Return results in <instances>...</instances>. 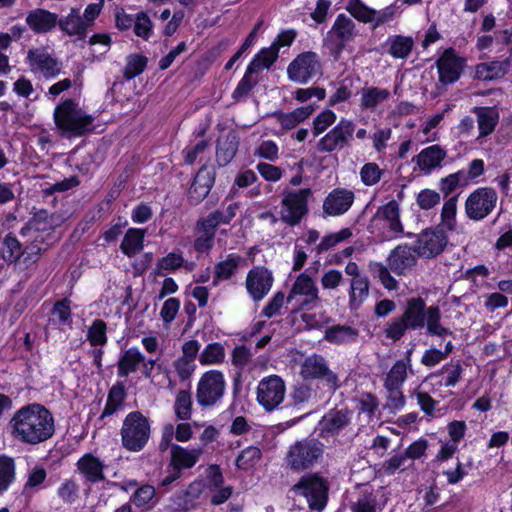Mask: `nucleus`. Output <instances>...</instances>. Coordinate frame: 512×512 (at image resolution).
<instances>
[{
    "label": "nucleus",
    "instance_id": "f257e3e1",
    "mask_svg": "<svg viewBox=\"0 0 512 512\" xmlns=\"http://www.w3.org/2000/svg\"><path fill=\"white\" fill-rule=\"evenodd\" d=\"M426 327L427 334L445 337L452 335L449 328L441 324V311L438 306L427 307L421 297L407 300L401 316L392 318L384 328V335L394 342L399 341L408 330H420Z\"/></svg>",
    "mask_w": 512,
    "mask_h": 512
},
{
    "label": "nucleus",
    "instance_id": "f03ea898",
    "mask_svg": "<svg viewBox=\"0 0 512 512\" xmlns=\"http://www.w3.org/2000/svg\"><path fill=\"white\" fill-rule=\"evenodd\" d=\"M9 427L15 439L30 445L48 440L55 432L52 413L38 403L28 404L18 409L13 414Z\"/></svg>",
    "mask_w": 512,
    "mask_h": 512
},
{
    "label": "nucleus",
    "instance_id": "7ed1b4c3",
    "mask_svg": "<svg viewBox=\"0 0 512 512\" xmlns=\"http://www.w3.org/2000/svg\"><path fill=\"white\" fill-rule=\"evenodd\" d=\"M53 120L62 134L82 136L92 130L94 117L72 98L62 100L54 109Z\"/></svg>",
    "mask_w": 512,
    "mask_h": 512
},
{
    "label": "nucleus",
    "instance_id": "20e7f679",
    "mask_svg": "<svg viewBox=\"0 0 512 512\" xmlns=\"http://www.w3.org/2000/svg\"><path fill=\"white\" fill-rule=\"evenodd\" d=\"M389 500L386 487L377 488L371 482H356L347 496L349 508L352 512H381Z\"/></svg>",
    "mask_w": 512,
    "mask_h": 512
},
{
    "label": "nucleus",
    "instance_id": "39448f33",
    "mask_svg": "<svg viewBox=\"0 0 512 512\" xmlns=\"http://www.w3.org/2000/svg\"><path fill=\"white\" fill-rule=\"evenodd\" d=\"M150 422L139 411L128 413L121 428V440L125 449L138 452L142 450L150 438Z\"/></svg>",
    "mask_w": 512,
    "mask_h": 512
},
{
    "label": "nucleus",
    "instance_id": "423d86ee",
    "mask_svg": "<svg viewBox=\"0 0 512 512\" xmlns=\"http://www.w3.org/2000/svg\"><path fill=\"white\" fill-rule=\"evenodd\" d=\"M357 36L356 24L344 13L338 14L323 39V46L330 56L338 60L348 43Z\"/></svg>",
    "mask_w": 512,
    "mask_h": 512
},
{
    "label": "nucleus",
    "instance_id": "0eeeda50",
    "mask_svg": "<svg viewBox=\"0 0 512 512\" xmlns=\"http://www.w3.org/2000/svg\"><path fill=\"white\" fill-rule=\"evenodd\" d=\"M25 63L30 72L38 78L52 80L57 78L63 68L62 62L48 47H34L27 51Z\"/></svg>",
    "mask_w": 512,
    "mask_h": 512
},
{
    "label": "nucleus",
    "instance_id": "6e6552de",
    "mask_svg": "<svg viewBox=\"0 0 512 512\" xmlns=\"http://www.w3.org/2000/svg\"><path fill=\"white\" fill-rule=\"evenodd\" d=\"M324 453V444L308 438L295 442L286 455L287 465L294 470H305L314 466Z\"/></svg>",
    "mask_w": 512,
    "mask_h": 512
},
{
    "label": "nucleus",
    "instance_id": "1a4fd4ad",
    "mask_svg": "<svg viewBox=\"0 0 512 512\" xmlns=\"http://www.w3.org/2000/svg\"><path fill=\"white\" fill-rule=\"evenodd\" d=\"M311 196L310 188L285 191L281 200L280 220L289 226L298 225L308 213V201Z\"/></svg>",
    "mask_w": 512,
    "mask_h": 512
},
{
    "label": "nucleus",
    "instance_id": "9d476101",
    "mask_svg": "<svg viewBox=\"0 0 512 512\" xmlns=\"http://www.w3.org/2000/svg\"><path fill=\"white\" fill-rule=\"evenodd\" d=\"M286 383L279 375L262 378L256 387V401L266 412H273L281 407L286 397Z\"/></svg>",
    "mask_w": 512,
    "mask_h": 512
},
{
    "label": "nucleus",
    "instance_id": "9b49d317",
    "mask_svg": "<svg viewBox=\"0 0 512 512\" xmlns=\"http://www.w3.org/2000/svg\"><path fill=\"white\" fill-rule=\"evenodd\" d=\"M226 381L219 370H209L202 374L196 389V400L201 407H212L224 396Z\"/></svg>",
    "mask_w": 512,
    "mask_h": 512
},
{
    "label": "nucleus",
    "instance_id": "f8f14e48",
    "mask_svg": "<svg viewBox=\"0 0 512 512\" xmlns=\"http://www.w3.org/2000/svg\"><path fill=\"white\" fill-rule=\"evenodd\" d=\"M498 194L492 187H478L472 191L464 204V212L472 221H482L496 208Z\"/></svg>",
    "mask_w": 512,
    "mask_h": 512
},
{
    "label": "nucleus",
    "instance_id": "ddd939ff",
    "mask_svg": "<svg viewBox=\"0 0 512 512\" xmlns=\"http://www.w3.org/2000/svg\"><path fill=\"white\" fill-rule=\"evenodd\" d=\"M322 64L316 52L305 51L297 55L287 67L289 80L305 85L315 77L322 76Z\"/></svg>",
    "mask_w": 512,
    "mask_h": 512
},
{
    "label": "nucleus",
    "instance_id": "4468645a",
    "mask_svg": "<svg viewBox=\"0 0 512 512\" xmlns=\"http://www.w3.org/2000/svg\"><path fill=\"white\" fill-rule=\"evenodd\" d=\"M319 289L306 273L298 275L292 284L286 302L294 303L296 309H314L320 304Z\"/></svg>",
    "mask_w": 512,
    "mask_h": 512
},
{
    "label": "nucleus",
    "instance_id": "2eb2a0df",
    "mask_svg": "<svg viewBox=\"0 0 512 512\" xmlns=\"http://www.w3.org/2000/svg\"><path fill=\"white\" fill-rule=\"evenodd\" d=\"M354 133V122L347 118H341L328 133L319 139L317 150L320 153L342 150L351 143Z\"/></svg>",
    "mask_w": 512,
    "mask_h": 512
},
{
    "label": "nucleus",
    "instance_id": "dca6fc26",
    "mask_svg": "<svg viewBox=\"0 0 512 512\" xmlns=\"http://www.w3.org/2000/svg\"><path fill=\"white\" fill-rule=\"evenodd\" d=\"M300 375L305 380H322L332 392L340 387L338 375L329 368L326 359L321 355L313 354L306 357L301 365Z\"/></svg>",
    "mask_w": 512,
    "mask_h": 512
},
{
    "label": "nucleus",
    "instance_id": "f3484780",
    "mask_svg": "<svg viewBox=\"0 0 512 512\" xmlns=\"http://www.w3.org/2000/svg\"><path fill=\"white\" fill-rule=\"evenodd\" d=\"M206 504L205 482H190L171 497L173 512H189Z\"/></svg>",
    "mask_w": 512,
    "mask_h": 512
},
{
    "label": "nucleus",
    "instance_id": "a211bd4d",
    "mask_svg": "<svg viewBox=\"0 0 512 512\" xmlns=\"http://www.w3.org/2000/svg\"><path fill=\"white\" fill-rule=\"evenodd\" d=\"M465 66L466 59L458 55L455 49H445L436 61L440 83L450 85L458 81Z\"/></svg>",
    "mask_w": 512,
    "mask_h": 512
},
{
    "label": "nucleus",
    "instance_id": "6ab92c4d",
    "mask_svg": "<svg viewBox=\"0 0 512 512\" xmlns=\"http://www.w3.org/2000/svg\"><path fill=\"white\" fill-rule=\"evenodd\" d=\"M329 482H296L293 491L303 496L311 511L322 512L328 503Z\"/></svg>",
    "mask_w": 512,
    "mask_h": 512
},
{
    "label": "nucleus",
    "instance_id": "aec40b11",
    "mask_svg": "<svg viewBox=\"0 0 512 512\" xmlns=\"http://www.w3.org/2000/svg\"><path fill=\"white\" fill-rule=\"evenodd\" d=\"M448 243V238L443 230L426 229L415 242V251L419 257L434 258L441 254Z\"/></svg>",
    "mask_w": 512,
    "mask_h": 512
},
{
    "label": "nucleus",
    "instance_id": "412c9836",
    "mask_svg": "<svg viewBox=\"0 0 512 512\" xmlns=\"http://www.w3.org/2000/svg\"><path fill=\"white\" fill-rule=\"evenodd\" d=\"M272 273L263 266L252 268L246 276V289L250 297L258 302L265 298L273 285Z\"/></svg>",
    "mask_w": 512,
    "mask_h": 512
},
{
    "label": "nucleus",
    "instance_id": "4be33fe9",
    "mask_svg": "<svg viewBox=\"0 0 512 512\" xmlns=\"http://www.w3.org/2000/svg\"><path fill=\"white\" fill-rule=\"evenodd\" d=\"M352 413L347 409H331L320 420L322 437L336 436L350 426Z\"/></svg>",
    "mask_w": 512,
    "mask_h": 512
},
{
    "label": "nucleus",
    "instance_id": "5701e85b",
    "mask_svg": "<svg viewBox=\"0 0 512 512\" xmlns=\"http://www.w3.org/2000/svg\"><path fill=\"white\" fill-rule=\"evenodd\" d=\"M415 248L407 244L398 245L387 257V265L396 275H405L417 263Z\"/></svg>",
    "mask_w": 512,
    "mask_h": 512
},
{
    "label": "nucleus",
    "instance_id": "b1692460",
    "mask_svg": "<svg viewBox=\"0 0 512 512\" xmlns=\"http://www.w3.org/2000/svg\"><path fill=\"white\" fill-rule=\"evenodd\" d=\"M60 224V217L51 214L46 210H39L34 213L33 217L25 227L20 230V235H44L49 234Z\"/></svg>",
    "mask_w": 512,
    "mask_h": 512
},
{
    "label": "nucleus",
    "instance_id": "393cba45",
    "mask_svg": "<svg viewBox=\"0 0 512 512\" xmlns=\"http://www.w3.org/2000/svg\"><path fill=\"white\" fill-rule=\"evenodd\" d=\"M354 193L344 188L332 190L323 202V212L329 216H340L346 213L354 202Z\"/></svg>",
    "mask_w": 512,
    "mask_h": 512
},
{
    "label": "nucleus",
    "instance_id": "a878e982",
    "mask_svg": "<svg viewBox=\"0 0 512 512\" xmlns=\"http://www.w3.org/2000/svg\"><path fill=\"white\" fill-rule=\"evenodd\" d=\"M25 22L35 34H46L56 27L58 15L43 8H36L27 13Z\"/></svg>",
    "mask_w": 512,
    "mask_h": 512
},
{
    "label": "nucleus",
    "instance_id": "bb28decb",
    "mask_svg": "<svg viewBox=\"0 0 512 512\" xmlns=\"http://www.w3.org/2000/svg\"><path fill=\"white\" fill-rule=\"evenodd\" d=\"M359 107L362 111L374 112L391 96L386 88L377 86H364L359 91Z\"/></svg>",
    "mask_w": 512,
    "mask_h": 512
},
{
    "label": "nucleus",
    "instance_id": "cd10ccee",
    "mask_svg": "<svg viewBox=\"0 0 512 512\" xmlns=\"http://www.w3.org/2000/svg\"><path fill=\"white\" fill-rule=\"evenodd\" d=\"M447 152L440 145H431L424 148L415 158L416 165L426 175L441 166Z\"/></svg>",
    "mask_w": 512,
    "mask_h": 512
},
{
    "label": "nucleus",
    "instance_id": "c85d7f7f",
    "mask_svg": "<svg viewBox=\"0 0 512 512\" xmlns=\"http://www.w3.org/2000/svg\"><path fill=\"white\" fill-rule=\"evenodd\" d=\"M288 397V406L293 410L301 411L316 403L317 393L310 384L299 382L291 387Z\"/></svg>",
    "mask_w": 512,
    "mask_h": 512
},
{
    "label": "nucleus",
    "instance_id": "c756f323",
    "mask_svg": "<svg viewBox=\"0 0 512 512\" xmlns=\"http://www.w3.org/2000/svg\"><path fill=\"white\" fill-rule=\"evenodd\" d=\"M511 66V58H506L501 61L495 60L479 63L475 67V77L482 81L497 80L504 77L508 73Z\"/></svg>",
    "mask_w": 512,
    "mask_h": 512
},
{
    "label": "nucleus",
    "instance_id": "7c9ffc66",
    "mask_svg": "<svg viewBox=\"0 0 512 512\" xmlns=\"http://www.w3.org/2000/svg\"><path fill=\"white\" fill-rule=\"evenodd\" d=\"M472 112L476 115L479 135L481 140L492 134L499 122V112L495 107H473Z\"/></svg>",
    "mask_w": 512,
    "mask_h": 512
},
{
    "label": "nucleus",
    "instance_id": "2f4dec72",
    "mask_svg": "<svg viewBox=\"0 0 512 512\" xmlns=\"http://www.w3.org/2000/svg\"><path fill=\"white\" fill-rule=\"evenodd\" d=\"M24 238H26V240L24 241L20 264H22L26 269H29L36 265L42 252L45 250V236L26 235Z\"/></svg>",
    "mask_w": 512,
    "mask_h": 512
},
{
    "label": "nucleus",
    "instance_id": "473e14b6",
    "mask_svg": "<svg viewBox=\"0 0 512 512\" xmlns=\"http://www.w3.org/2000/svg\"><path fill=\"white\" fill-rule=\"evenodd\" d=\"M359 338V330L348 324H337L326 328L324 339L332 344L347 345L354 343Z\"/></svg>",
    "mask_w": 512,
    "mask_h": 512
},
{
    "label": "nucleus",
    "instance_id": "72a5a7b5",
    "mask_svg": "<svg viewBox=\"0 0 512 512\" xmlns=\"http://www.w3.org/2000/svg\"><path fill=\"white\" fill-rule=\"evenodd\" d=\"M244 263L245 260L240 255L228 254L224 260L214 266L212 285L216 287L221 281L230 279Z\"/></svg>",
    "mask_w": 512,
    "mask_h": 512
},
{
    "label": "nucleus",
    "instance_id": "f704fd0d",
    "mask_svg": "<svg viewBox=\"0 0 512 512\" xmlns=\"http://www.w3.org/2000/svg\"><path fill=\"white\" fill-rule=\"evenodd\" d=\"M57 24L63 32L69 36H77L79 39L86 37L87 28L89 27L76 8H72L67 16L61 19L58 18Z\"/></svg>",
    "mask_w": 512,
    "mask_h": 512
},
{
    "label": "nucleus",
    "instance_id": "c9c22d12",
    "mask_svg": "<svg viewBox=\"0 0 512 512\" xmlns=\"http://www.w3.org/2000/svg\"><path fill=\"white\" fill-rule=\"evenodd\" d=\"M313 111L314 107L312 105H307L298 107L288 113H284L282 111H275L271 114V116L276 118L277 122L285 130H291L301 122L308 119L312 115Z\"/></svg>",
    "mask_w": 512,
    "mask_h": 512
},
{
    "label": "nucleus",
    "instance_id": "e433bc0d",
    "mask_svg": "<svg viewBox=\"0 0 512 512\" xmlns=\"http://www.w3.org/2000/svg\"><path fill=\"white\" fill-rule=\"evenodd\" d=\"M171 464L174 470L189 469L193 467L202 454L201 449H186L179 445L171 446Z\"/></svg>",
    "mask_w": 512,
    "mask_h": 512
},
{
    "label": "nucleus",
    "instance_id": "4c0bfd02",
    "mask_svg": "<svg viewBox=\"0 0 512 512\" xmlns=\"http://www.w3.org/2000/svg\"><path fill=\"white\" fill-rule=\"evenodd\" d=\"M238 139L234 133H228L218 139L216 161L219 166H227L235 157L238 150Z\"/></svg>",
    "mask_w": 512,
    "mask_h": 512
},
{
    "label": "nucleus",
    "instance_id": "58836bf2",
    "mask_svg": "<svg viewBox=\"0 0 512 512\" xmlns=\"http://www.w3.org/2000/svg\"><path fill=\"white\" fill-rule=\"evenodd\" d=\"M370 281L367 276L362 278H351L348 291L349 308L358 310L369 296Z\"/></svg>",
    "mask_w": 512,
    "mask_h": 512
},
{
    "label": "nucleus",
    "instance_id": "ea45409f",
    "mask_svg": "<svg viewBox=\"0 0 512 512\" xmlns=\"http://www.w3.org/2000/svg\"><path fill=\"white\" fill-rule=\"evenodd\" d=\"M145 360V356L139 348L130 347L119 357L117 364V375L127 377L129 374L137 371L139 365Z\"/></svg>",
    "mask_w": 512,
    "mask_h": 512
},
{
    "label": "nucleus",
    "instance_id": "a19ab883",
    "mask_svg": "<svg viewBox=\"0 0 512 512\" xmlns=\"http://www.w3.org/2000/svg\"><path fill=\"white\" fill-rule=\"evenodd\" d=\"M126 397L125 385L123 382H116L108 392L105 407L100 415V420L109 417L124 408Z\"/></svg>",
    "mask_w": 512,
    "mask_h": 512
},
{
    "label": "nucleus",
    "instance_id": "79ce46f5",
    "mask_svg": "<svg viewBox=\"0 0 512 512\" xmlns=\"http://www.w3.org/2000/svg\"><path fill=\"white\" fill-rule=\"evenodd\" d=\"M77 467L80 474L87 480H104V465L92 454L82 456L77 462Z\"/></svg>",
    "mask_w": 512,
    "mask_h": 512
},
{
    "label": "nucleus",
    "instance_id": "37998d69",
    "mask_svg": "<svg viewBox=\"0 0 512 512\" xmlns=\"http://www.w3.org/2000/svg\"><path fill=\"white\" fill-rule=\"evenodd\" d=\"M49 325L59 329L63 327L72 328L71 301L68 298L57 301L51 311Z\"/></svg>",
    "mask_w": 512,
    "mask_h": 512
},
{
    "label": "nucleus",
    "instance_id": "c03bdc74",
    "mask_svg": "<svg viewBox=\"0 0 512 512\" xmlns=\"http://www.w3.org/2000/svg\"><path fill=\"white\" fill-rule=\"evenodd\" d=\"M278 58V47L271 44L267 48H262L249 63V72L260 73L265 69H269Z\"/></svg>",
    "mask_w": 512,
    "mask_h": 512
},
{
    "label": "nucleus",
    "instance_id": "a18cd8bd",
    "mask_svg": "<svg viewBox=\"0 0 512 512\" xmlns=\"http://www.w3.org/2000/svg\"><path fill=\"white\" fill-rule=\"evenodd\" d=\"M145 230L129 228L120 245L121 251L128 257H133L144 247Z\"/></svg>",
    "mask_w": 512,
    "mask_h": 512
},
{
    "label": "nucleus",
    "instance_id": "49530a36",
    "mask_svg": "<svg viewBox=\"0 0 512 512\" xmlns=\"http://www.w3.org/2000/svg\"><path fill=\"white\" fill-rule=\"evenodd\" d=\"M410 367V356L396 361L384 378V387L402 388L407 379V369Z\"/></svg>",
    "mask_w": 512,
    "mask_h": 512
},
{
    "label": "nucleus",
    "instance_id": "de8ad7c7",
    "mask_svg": "<svg viewBox=\"0 0 512 512\" xmlns=\"http://www.w3.org/2000/svg\"><path fill=\"white\" fill-rule=\"evenodd\" d=\"M386 43L389 46L388 53L396 59H406L414 47V40L410 36L393 35Z\"/></svg>",
    "mask_w": 512,
    "mask_h": 512
},
{
    "label": "nucleus",
    "instance_id": "09e8293b",
    "mask_svg": "<svg viewBox=\"0 0 512 512\" xmlns=\"http://www.w3.org/2000/svg\"><path fill=\"white\" fill-rule=\"evenodd\" d=\"M224 482H205L206 502L212 506L225 503L233 494L232 486H224Z\"/></svg>",
    "mask_w": 512,
    "mask_h": 512
},
{
    "label": "nucleus",
    "instance_id": "8fccbe9b",
    "mask_svg": "<svg viewBox=\"0 0 512 512\" xmlns=\"http://www.w3.org/2000/svg\"><path fill=\"white\" fill-rule=\"evenodd\" d=\"M378 215L388 222L389 229L400 234L403 232V225L400 221L399 204L395 201H389L378 209Z\"/></svg>",
    "mask_w": 512,
    "mask_h": 512
},
{
    "label": "nucleus",
    "instance_id": "3c124183",
    "mask_svg": "<svg viewBox=\"0 0 512 512\" xmlns=\"http://www.w3.org/2000/svg\"><path fill=\"white\" fill-rule=\"evenodd\" d=\"M400 0H396L394 3L380 9H374V14L372 15L373 20L371 22V28L377 29L382 25L389 24L394 21L401 13V5L399 4Z\"/></svg>",
    "mask_w": 512,
    "mask_h": 512
},
{
    "label": "nucleus",
    "instance_id": "603ef678",
    "mask_svg": "<svg viewBox=\"0 0 512 512\" xmlns=\"http://www.w3.org/2000/svg\"><path fill=\"white\" fill-rule=\"evenodd\" d=\"M24 242H21L14 234L8 233L3 239L2 258L7 263L20 262L23 253Z\"/></svg>",
    "mask_w": 512,
    "mask_h": 512
},
{
    "label": "nucleus",
    "instance_id": "864d4df0",
    "mask_svg": "<svg viewBox=\"0 0 512 512\" xmlns=\"http://www.w3.org/2000/svg\"><path fill=\"white\" fill-rule=\"evenodd\" d=\"M457 203L458 195L452 196L444 202L440 215V226L442 229H446L448 231L455 230L457 225Z\"/></svg>",
    "mask_w": 512,
    "mask_h": 512
},
{
    "label": "nucleus",
    "instance_id": "5fc2aeb1",
    "mask_svg": "<svg viewBox=\"0 0 512 512\" xmlns=\"http://www.w3.org/2000/svg\"><path fill=\"white\" fill-rule=\"evenodd\" d=\"M199 362L201 365H217L225 360L224 346L219 342L208 344L199 354Z\"/></svg>",
    "mask_w": 512,
    "mask_h": 512
},
{
    "label": "nucleus",
    "instance_id": "6e6d98bb",
    "mask_svg": "<svg viewBox=\"0 0 512 512\" xmlns=\"http://www.w3.org/2000/svg\"><path fill=\"white\" fill-rule=\"evenodd\" d=\"M214 173L210 171L206 166H203L199 169L194 181L191 185V192H198L199 196L205 197L210 192L213 184H214Z\"/></svg>",
    "mask_w": 512,
    "mask_h": 512
},
{
    "label": "nucleus",
    "instance_id": "4d7b16f0",
    "mask_svg": "<svg viewBox=\"0 0 512 512\" xmlns=\"http://www.w3.org/2000/svg\"><path fill=\"white\" fill-rule=\"evenodd\" d=\"M86 339L93 347H103L107 344V324L101 319H95L88 327Z\"/></svg>",
    "mask_w": 512,
    "mask_h": 512
},
{
    "label": "nucleus",
    "instance_id": "13d9d810",
    "mask_svg": "<svg viewBox=\"0 0 512 512\" xmlns=\"http://www.w3.org/2000/svg\"><path fill=\"white\" fill-rule=\"evenodd\" d=\"M346 11L357 21L364 24H371L374 9L367 6L361 0H349L345 6Z\"/></svg>",
    "mask_w": 512,
    "mask_h": 512
},
{
    "label": "nucleus",
    "instance_id": "bf43d9fd",
    "mask_svg": "<svg viewBox=\"0 0 512 512\" xmlns=\"http://www.w3.org/2000/svg\"><path fill=\"white\" fill-rule=\"evenodd\" d=\"M174 413L179 420L187 421L192 415V398L187 390H180L175 398Z\"/></svg>",
    "mask_w": 512,
    "mask_h": 512
},
{
    "label": "nucleus",
    "instance_id": "052dcab7",
    "mask_svg": "<svg viewBox=\"0 0 512 512\" xmlns=\"http://www.w3.org/2000/svg\"><path fill=\"white\" fill-rule=\"evenodd\" d=\"M185 263L182 252H170L160 258L156 264V273L162 275V272H174L181 268Z\"/></svg>",
    "mask_w": 512,
    "mask_h": 512
},
{
    "label": "nucleus",
    "instance_id": "680f3d73",
    "mask_svg": "<svg viewBox=\"0 0 512 512\" xmlns=\"http://www.w3.org/2000/svg\"><path fill=\"white\" fill-rule=\"evenodd\" d=\"M369 267L373 277L378 278L384 288L390 291L398 288V282L391 275L388 265L386 266L380 262H373L370 263Z\"/></svg>",
    "mask_w": 512,
    "mask_h": 512
},
{
    "label": "nucleus",
    "instance_id": "e2e57ef3",
    "mask_svg": "<svg viewBox=\"0 0 512 512\" xmlns=\"http://www.w3.org/2000/svg\"><path fill=\"white\" fill-rule=\"evenodd\" d=\"M262 453L258 447L249 446L245 448L236 458L235 465L238 469L249 470L261 459Z\"/></svg>",
    "mask_w": 512,
    "mask_h": 512
},
{
    "label": "nucleus",
    "instance_id": "0e129e2a",
    "mask_svg": "<svg viewBox=\"0 0 512 512\" xmlns=\"http://www.w3.org/2000/svg\"><path fill=\"white\" fill-rule=\"evenodd\" d=\"M153 28V22L146 12H138L135 15L133 31L137 37L145 41L149 40L153 35Z\"/></svg>",
    "mask_w": 512,
    "mask_h": 512
},
{
    "label": "nucleus",
    "instance_id": "69168bd1",
    "mask_svg": "<svg viewBox=\"0 0 512 512\" xmlns=\"http://www.w3.org/2000/svg\"><path fill=\"white\" fill-rule=\"evenodd\" d=\"M351 236L352 232L349 228H344L336 233L325 235L317 245L316 251L317 253L326 252Z\"/></svg>",
    "mask_w": 512,
    "mask_h": 512
},
{
    "label": "nucleus",
    "instance_id": "338daca9",
    "mask_svg": "<svg viewBox=\"0 0 512 512\" xmlns=\"http://www.w3.org/2000/svg\"><path fill=\"white\" fill-rule=\"evenodd\" d=\"M147 59L141 55H130L127 57L126 66L123 71L124 78L131 80L140 75L146 67Z\"/></svg>",
    "mask_w": 512,
    "mask_h": 512
},
{
    "label": "nucleus",
    "instance_id": "774afa93",
    "mask_svg": "<svg viewBox=\"0 0 512 512\" xmlns=\"http://www.w3.org/2000/svg\"><path fill=\"white\" fill-rule=\"evenodd\" d=\"M382 175L383 170L374 162L366 163L360 169L361 181L366 186H373L377 184Z\"/></svg>",
    "mask_w": 512,
    "mask_h": 512
}]
</instances>
